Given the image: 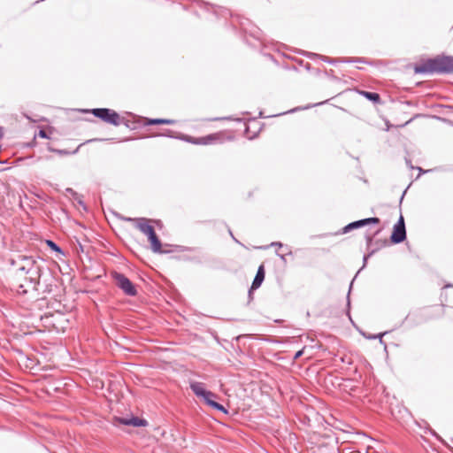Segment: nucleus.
Segmentation results:
<instances>
[{
    "instance_id": "24",
    "label": "nucleus",
    "mask_w": 453,
    "mask_h": 453,
    "mask_svg": "<svg viewBox=\"0 0 453 453\" xmlns=\"http://www.w3.org/2000/svg\"><path fill=\"white\" fill-rule=\"evenodd\" d=\"M210 121H220V120H234L237 122H242V119L241 118H234L232 116H226V117H216L209 119Z\"/></svg>"
},
{
    "instance_id": "28",
    "label": "nucleus",
    "mask_w": 453,
    "mask_h": 453,
    "mask_svg": "<svg viewBox=\"0 0 453 453\" xmlns=\"http://www.w3.org/2000/svg\"><path fill=\"white\" fill-rule=\"evenodd\" d=\"M253 292H254V290H251V287H250L249 291H248V303H250L253 300V298H254Z\"/></svg>"
},
{
    "instance_id": "3",
    "label": "nucleus",
    "mask_w": 453,
    "mask_h": 453,
    "mask_svg": "<svg viewBox=\"0 0 453 453\" xmlns=\"http://www.w3.org/2000/svg\"><path fill=\"white\" fill-rule=\"evenodd\" d=\"M126 220L136 222V227L142 234L147 235L148 241L150 243V249L154 253L166 254L169 252V250H162V242H161L160 239L158 238L153 226H151L150 224V219H148L146 218H136V219L127 218V219H126Z\"/></svg>"
},
{
    "instance_id": "9",
    "label": "nucleus",
    "mask_w": 453,
    "mask_h": 453,
    "mask_svg": "<svg viewBox=\"0 0 453 453\" xmlns=\"http://www.w3.org/2000/svg\"><path fill=\"white\" fill-rule=\"evenodd\" d=\"M334 97V96H331L327 99H325V100H322V101H319V102H317V103H313V104H309L304 105V106H297V107H295V108H293L291 110H288V111H287L285 112H281V113H278V114H273V115H272V117H277V116H281V115H284V114L294 113V112H297V111H300L309 110V109L316 107V106L323 105V104L328 103V101L330 99H333Z\"/></svg>"
},
{
    "instance_id": "48",
    "label": "nucleus",
    "mask_w": 453,
    "mask_h": 453,
    "mask_svg": "<svg viewBox=\"0 0 453 453\" xmlns=\"http://www.w3.org/2000/svg\"><path fill=\"white\" fill-rule=\"evenodd\" d=\"M415 85H417V86L422 85V82L421 81H418V82H416Z\"/></svg>"
},
{
    "instance_id": "41",
    "label": "nucleus",
    "mask_w": 453,
    "mask_h": 453,
    "mask_svg": "<svg viewBox=\"0 0 453 453\" xmlns=\"http://www.w3.org/2000/svg\"><path fill=\"white\" fill-rule=\"evenodd\" d=\"M409 319H410V316H409V315H407V316L404 318V319H403V321L402 322V324H401V325H403L405 321H408Z\"/></svg>"
},
{
    "instance_id": "25",
    "label": "nucleus",
    "mask_w": 453,
    "mask_h": 453,
    "mask_svg": "<svg viewBox=\"0 0 453 453\" xmlns=\"http://www.w3.org/2000/svg\"><path fill=\"white\" fill-rule=\"evenodd\" d=\"M380 230H377V231L374 233V234H373V235H371V234H365L366 246H367V248H368V249H370V248H371V246L374 243V242H373V237H374L375 235H377V234L380 233Z\"/></svg>"
},
{
    "instance_id": "33",
    "label": "nucleus",
    "mask_w": 453,
    "mask_h": 453,
    "mask_svg": "<svg viewBox=\"0 0 453 453\" xmlns=\"http://www.w3.org/2000/svg\"><path fill=\"white\" fill-rule=\"evenodd\" d=\"M428 431H429V433H430L433 436H434V437H436L437 439H440V440H441L440 436L436 434V432H435V431H434V430H433V429H431V428H429V429H428Z\"/></svg>"
},
{
    "instance_id": "27",
    "label": "nucleus",
    "mask_w": 453,
    "mask_h": 453,
    "mask_svg": "<svg viewBox=\"0 0 453 453\" xmlns=\"http://www.w3.org/2000/svg\"><path fill=\"white\" fill-rule=\"evenodd\" d=\"M38 135L43 139H50V135L48 134L47 131L43 129H40Z\"/></svg>"
},
{
    "instance_id": "19",
    "label": "nucleus",
    "mask_w": 453,
    "mask_h": 453,
    "mask_svg": "<svg viewBox=\"0 0 453 453\" xmlns=\"http://www.w3.org/2000/svg\"><path fill=\"white\" fill-rule=\"evenodd\" d=\"M154 136H165V137L180 140V133H176L171 129H165L163 133L155 134Z\"/></svg>"
},
{
    "instance_id": "39",
    "label": "nucleus",
    "mask_w": 453,
    "mask_h": 453,
    "mask_svg": "<svg viewBox=\"0 0 453 453\" xmlns=\"http://www.w3.org/2000/svg\"><path fill=\"white\" fill-rule=\"evenodd\" d=\"M406 191H407V189H405V190L403 192V194H402V196H401V197H400V203L403 202V197H404V195H405Z\"/></svg>"
},
{
    "instance_id": "36",
    "label": "nucleus",
    "mask_w": 453,
    "mask_h": 453,
    "mask_svg": "<svg viewBox=\"0 0 453 453\" xmlns=\"http://www.w3.org/2000/svg\"><path fill=\"white\" fill-rule=\"evenodd\" d=\"M416 169H418V170L419 171V174H421V173H426V172H427V171L423 170V169H422L421 167H419V166L416 167Z\"/></svg>"
},
{
    "instance_id": "34",
    "label": "nucleus",
    "mask_w": 453,
    "mask_h": 453,
    "mask_svg": "<svg viewBox=\"0 0 453 453\" xmlns=\"http://www.w3.org/2000/svg\"><path fill=\"white\" fill-rule=\"evenodd\" d=\"M228 232H229L230 236L233 238V240H234L235 242H237V243H239V244H240V242H239V241H238V240L234 236V234H233L232 231L229 229V230H228Z\"/></svg>"
},
{
    "instance_id": "42",
    "label": "nucleus",
    "mask_w": 453,
    "mask_h": 453,
    "mask_svg": "<svg viewBox=\"0 0 453 453\" xmlns=\"http://www.w3.org/2000/svg\"><path fill=\"white\" fill-rule=\"evenodd\" d=\"M131 140H133V138H131V137H127V138H124V139L122 140V142H127V141H131Z\"/></svg>"
},
{
    "instance_id": "51",
    "label": "nucleus",
    "mask_w": 453,
    "mask_h": 453,
    "mask_svg": "<svg viewBox=\"0 0 453 453\" xmlns=\"http://www.w3.org/2000/svg\"><path fill=\"white\" fill-rule=\"evenodd\" d=\"M189 248H184L182 250H189Z\"/></svg>"
},
{
    "instance_id": "6",
    "label": "nucleus",
    "mask_w": 453,
    "mask_h": 453,
    "mask_svg": "<svg viewBox=\"0 0 453 453\" xmlns=\"http://www.w3.org/2000/svg\"><path fill=\"white\" fill-rule=\"evenodd\" d=\"M380 222V219L377 217L365 218L362 219H358L356 221H352L343 226L336 234H345L355 229H358L364 227L368 225H377Z\"/></svg>"
},
{
    "instance_id": "2",
    "label": "nucleus",
    "mask_w": 453,
    "mask_h": 453,
    "mask_svg": "<svg viewBox=\"0 0 453 453\" xmlns=\"http://www.w3.org/2000/svg\"><path fill=\"white\" fill-rule=\"evenodd\" d=\"M414 72L423 74L453 73V56L438 55L433 58L421 60L415 65Z\"/></svg>"
},
{
    "instance_id": "8",
    "label": "nucleus",
    "mask_w": 453,
    "mask_h": 453,
    "mask_svg": "<svg viewBox=\"0 0 453 453\" xmlns=\"http://www.w3.org/2000/svg\"><path fill=\"white\" fill-rule=\"evenodd\" d=\"M112 423L115 426H130L134 427H144L148 426V421L145 418L135 416H132L131 418L115 416Z\"/></svg>"
},
{
    "instance_id": "16",
    "label": "nucleus",
    "mask_w": 453,
    "mask_h": 453,
    "mask_svg": "<svg viewBox=\"0 0 453 453\" xmlns=\"http://www.w3.org/2000/svg\"><path fill=\"white\" fill-rule=\"evenodd\" d=\"M359 95L365 96L369 101L372 102L373 104H379L380 103V96L376 92H369L365 90H356Z\"/></svg>"
},
{
    "instance_id": "13",
    "label": "nucleus",
    "mask_w": 453,
    "mask_h": 453,
    "mask_svg": "<svg viewBox=\"0 0 453 453\" xmlns=\"http://www.w3.org/2000/svg\"><path fill=\"white\" fill-rule=\"evenodd\" d=\"M190 388L197 397L202 399L207 395H211V391L204 388L203 383L201 382H192L190 384Z\"/></svg>"
},
{
    "instance_id": "5",
    "label": "nucleus",
    "mask_w": 453,
    "mask_h": 453,
    "mask_svg": "<svg viewBox=\"0 0 453 453\" xmlns=\"http://www.w3.org/2000/svg\"><path fill=\"white\" fill-rule=\"evenodd\" d=\"M112 278L115 280V284L120 288L127 296H135L137 295V289L134 284L123 273L114 272Z\"/></svg>"
},
{
    "instance_id": "37",
    "label": "nucleus",
    "mask_w": 453,
    "mask_h": 453,
    "mask_svg": "<svg viewBox=\"0 0 453 453\" xmlns=\"http://www.w3.org/2000/svg\"><path fill=\"white\" fill-rule=\"evenodd\" d=\"M439 119H441V120H443L444 122H447V123L452 124V126H453V122H452V121H450V120H449V119H443V118H439Z\"/></svg>"
},
{
    "instance_id": "21",
    "label": "nucleus",
    "mask_w": 453,
    "mask_h": 453,
    "mask_svg": "<svg viewBox=\"0 0 453 453\" xmlns=\"http://www.w3.org/2000/svg\"><path fill=\"white\" fill-rule=\"evenodd\" d=\"M357 275L354 277V279L352 280V281L350 282V285H349V292H348V295H347V311H346V314L347 316L349 317V320L351 321V323L353 324V320L351 319V316H350V298H349V295H350V291H351V288H352V285H353V281L354 280L356 279Z\"/></svg>"
},
{
    "instance_id": "18",
    "label": "nucleus",
    "mask_w": 453,
    "mask_h": 453,
    "mask_svg": "<svg viewBox=\"0 0 453 453\" xmlns=\"http://www.w3.org/2000/svg\"><path fill=\"white\" fill-rule=\"evenodd\" d=\"M180 140L192 144L200 145L201 137H194L188 134H180Z\"/></svg>"
},
{
    "instance_id": "30",
    "label": "nucleus",
    "mask_w": 453,
    "mask_h": 453,
    "mask_svg": "<svg viewBox=\"0 0 453 453\" xmlns=\"http://www.w3.org/2000/svg\"><path fill=\"white\" fill-rule=\"evenodd\" d=\"M76 201L81 206L83 207L84 210H87V207L85 205L84 201L81 199V196H80Z\"/></svg>"
},
{
    "instance_id": "31",
    "label": "nucleus",
    "mask_w": 453,
    "mask_h": 453,
    "mask_svg": "<svg viewBox=\"0 0 453 453\" xmlns=\"http://www.w3.org/2000/svg\"><path fill=\"white\" fill-rule=\"evenodd\" d=\"M270 246H272V247H280V248H281V247L283 246V244H282L281 242H272V243L270 244Z\"/></svg>"
},
{
    "instance_id": "7",
    "label": "nucleus",
    "mask_w": 453,
    "mask_h": 453,
    "mask_svg": "<svg viewBox=\"0 0 453 453\" xmlns=\"http://www.w3.org/2000/svg\"><path fill=\"white\" fill-rule=\"evenodd\" d=\"M406 239V227L403 215H400L397 222L394 225L390 242L393 244H399Z\"/></svg>"
},
{
    "instance_id": "17",
    "label": "nucleus",
    "mask_w": 453,
    "mask_h": 453,
    "mask_svg": "<svg viewBox=\"0 0 453 453\" xmlns=\"http://www.w3.org/2000/svg\"><path fill=\"white\" fill-rule=\"evenodd\" d=\"M48 150L50 152H54L59 156H69L76 154L79 150L80 146H78L74 150H60V149H55L51 145H48Z\"/></svg>"
},
{
    "instance_id": "15",
    "label": "nucleus",
    "mask_w": 453,
    "mask_h": 453,
    "mask_svg": "<svg viewBox=\"0 0 453 453\" xmlns=\"http://www.w3.org/2000/svg\"><path fill=\"white\" fill-rule=\"evenodd\" d=\"M129 114L134 119V120L130 121L129 119H127L126 118L121 117L120 125H124L127 128L134 130L137 127V126L141 123V121H142V119H139L140 118L139 116L134 115L132 113H129Z\"/></svg>"
},
{
    "instance_id": "46",
    "label": "nucleus",
    "mask_w": 453,
    "mask_h": 453,
    "mask_svg": "<svg viewBox=\"0 0 453 453\" xmlns=\"http://www.w3.org/2000/svg\"><path fill=\"white\" fill-rule=\"evenodd\" d=\"M323 58V60L327 62V63H332V61L328 60L326 57H322Z\"/></svg>"
},
{
    "instance_id": "10",
    "label": "nucleus",
    "mask_w": 453,
    "mask_h": 453,
    "mask_svg": "<svg viewBox=\"0 0 453 453\" xmlns=\"http://www.w3.org/2000/svg\"><path fill=\"white\" fill-rule=\"evenodd\" d=\"M217 395L211 391V395L205 396L203 400L204 403L211 407L214 410H217L219 411H221L223 413H227V410L219 403H218L216 399Z\"/></svg>"
},
{
    "instance_id": "43",
    "label": "nucleus",
    "mask_w": 453,
    "mask_h": 453,
    "mask_svg": "<svg viewBox=\"0 0 453 453\" xmlns=\"http://www.w3.org/2000/svg\"><path fill=\"white\" fill-rule=\"evenodd\" d=\"M79 250H81V252L84 251L83 246L81 243H79Z\"/></svg>"
},
{
    "instance_id": "52",
    "label": "nucleus",
    "mask_w": 453,
    "mask_h": 453,
    "mask_svg": "<svg viewBox=\"0 0 453 453\" xmlns=\"http://www.w3.org/2000/svg\"><path fill=\"white\" fill-rule=\"evenodd\" d=\"M248 131H249V127H246V128H245V132H248Z\"/></svg>"
},
{
    "instance_id": "35",
    "label": "nucleus",
    "mask_w": 453,
    "mask_h": 453,
    "mask_svg": "<svg viewBox=\"0 0 453 453\" xmlns=\"http://www.w3.org/2000/svg\"><path fill=\"white\" fill-rule=\"evenodd\" d=\"M276 254H277V256H279V257H280V259H281L284 263H286V262H287L286 257H285V255L280 254V253H278V252H277Z\"/></svg>"
},
{
    "instance_id": "32",
    "label": "nucleus",
    "mask_w": 453,
    "mask_h": 453,
    "mask_svg": "<svg viewBox=\"0 0 453 453\" xmlns=\"http://www.w3.org/2000/svg\"><path fill=\"white\" fill-rule=\"evenodd\" d=\"M65 193L70 194V195H76V191L73 190L72 188H65Z\"/></svg>"
},
{
    "instance_id": "49",
    "label": "nucleus",
    "mask_w": 453,
    "mask_h": 453,
    "mask_svg": "<svg viewBox=\"0 0 453 453\" xmlns=\"http://www.w3.org/2000/svg\"><path fill=\"white\" fill-rule=\"evenodd\" d=\"M109 139H100L99 141L101 142H104V141H108Z\"/></svg>"
},
{
    "instance_id": "44",
    "label": "nucleus",
    "mask_w": 453,
    "mask_h": 453,
    "mask_svg": "<svg viewBox=\"0 0 453 453\" xmlns=\"http://www.w3.org/2000/svg\"><path fill=\"white\" fill-rule=\"evenodd\" d=\"M15 264H16V262H15V260H14V259H11V260H10V265H15Z\"/></svg>"
},
{
    "instance_id": "14",
    "label": "nucleus",
    "mask_w": 453,
    "mask_h": 453,
    "mask_svg": "<svg viewBox=\"0 0 453 453\" xmlns=\"http://www.w3.org/2000/svg\"><path fill=\"white\" fill-rule=\"evenodd\" d=\"M223 133H214L201 137L200 145H208L216 142H222Z\"/></svg>"
},
{
    "instance_id": "38",
    "label": "nucleus",
    "mask_w": 453,
    "mask_h": 453,
    "mask_svg": "<svg viewBox=\"0 0 453 453\" xmlns=\"http://www.w3.org/2000/svg\"><path fill=\"white\" fill-rule=\"evenodd\" d=\"M73 198L76 201L81 196L76 192V195H71Z\"/></svg>"
},
{
    "instance_id": "23",
    "label": "nucleus",
    "mask_w": 453,
    "mask_h": 453,
    "mask_svg": "<svg viewBox=\"0 0 453 453\" xmlns=\"http://www.w3.org/2000/svg\"><path fill=\"white\" fill-rule=\"evenodd\" d=\"M361 334L365 339H369V340L379 339L380 343H384V342L382 340V336L385 335L386 334H388V332L380 333L378 334H365L363 332Z\"/></svg>"
},
{
    "instance_id": "12",
    "label": "nucleus",
    "mask_w": 453,
    "mask_h": 453,
    "mask_svg": "<svg viewBox=\"0 0 453 453\" xmlns=\"http://www.w3.org/2000/svg\"><path fill=\"white\" fill-rule=\"evenodd\" d=\"M141 119H142L143 127L152 125H173L175 123V120L171 119H150L147 117Z\"/></svg>"
},
{
    "instance_id": "1",
    "label": "nucleus",
    "mask_w": 453,
    "mask_h": 453,
    "mask_svg": "<svg viewBox=\"0 0 453 453\" xmlns=\"http://www.w3.org/2000/svg\"><path fill=\"white\" fill-rule=\"evenodd\" d=\"M19 259L22 262L27 263L28 266H21L19 270L26 274H30V277L27 278V280L32 285V288L38 290V287L41 284H43L45 287L43 291L50 292V287L54 281L50 269L48 266L38 263L33 257L19 256Z\"/></svg>"
},
{
    "instance_id": "20",
    "label": "nucleus",
    "mask_w": 453,
    "mask_h": 453,
    "mask_svg": "<svg viewBox=\"0 0 453 453\" xmlns=\"http://www.w3.org/2000/svg\"><path fill=\"white\" fill-rule=\"evenodd\" d=\"M47 246L52 250L61 255H65L63 250L52 240H46Z\"/></svg>"
},
{
    "instance_id": "4",
    "label": "nucleus",
    "mask_w": 453,
    "mask_h": 453,
    "mask_svg": "<svg viewBox=\"0 0 453 453\" xmlns=\"http://www.w3.org/2000/svg\"><path fill=\"white\" fill-rule=\"evenodd\" d=\"M84 112L91 113L94 117L99 119L106 124L119 127L121 121V116L114 110L110 108H93L85 110Z\"/></svg>"
},
{
    "instance_id": "47",
    "label": "nucleus",
    "mask_w": 453,
    "mask_h": 453,
    "mask_svg": "<svg viewBox=\"0 0 453 453\" xmlns=\"http://www.w3.org/2000/svg\"><path fill=\"white\" fill-rule=\"evenodd\" d=\"M406 163L407 165L411 167V168H414L411 165V161L410 160H406Z\"/></svg>"
},
{
    "instance_id": "50",
    "label": "nucleus",
    "mask_w": 453,
    "mask_h": 453,
    "mask_svg": "<svg viewBox=\"0 0 453 453\" xmlns=\"http://www.w3.org/2000/svg\"><path fill=\"white\" fill-rule=\"evenodd\" d=\"M22 266H28L27 262H24V265Z\"/></svg>"
},
{
    "instance_id": "40",
    "label": "nucleus",
    "mask_w": 453,
    "mask_h": 453,
    "mask_svg": "<svg viewBox=\"0 0 453 453\" xmlns=\"http://www.w3.org/2000/svg\"><path fill=\"white\" fill-rule=\"evenodd\" d=\"M258 118H265V117L264 116V112H263L262 111H259V113H258Z\"/></svg>"
},
{
    "instance_id": "29",
    "label": "nucleus",
    "mask_w": 453,
    "mask_h": 453,
    "mask_svg": "<svg viewBox=\"0 0 453 453\" xmlns=\"http://www.w3.org/2000/svg\"><path fill=\"white\" fill-rule=\"evenodd\" d=\"M303 354V349L296 351L293 357V359L297 360L298 358H300L302 357Z\"/></svg>"
},
{
    "instance_id": "22",
    "label": "nucleus",
    "mask_w": 453,
    "mask_h": 453,
    "mask_svg": "<svg viewBox=\"0 0 453 453\" xmlns=\"http://www.w3.org/2000/svg\"><path fill=\"white\" fill-rule=\"evenodd\" d=\"M379 250H380V247L372 249L367 254L364 255V257H363V265H362L361 269L357 272V273L362 269H364L366 266V264H367V261H368L369 257H371L373 254H375Z\"/></svg>"
},
{
    "instance_id": "26",
    "label": "nucleus",
    "mask_w": 453,
    "mask_h": 453,
    "mask_svg": "<svg viewBox=\"0 0 453 453\" xmlns=\"http://www.w3.org/2000/svg\"><path fill=\"white\" fill-rule=\"evenodd\" d=\"M374 244L376 245L375 248L380 247V248L388 245V241L386 239L385 240H377L374 242Z\"/></svg>"
},
{
    "instance_id": "11",
    "label": "nucleus",
    "mask_w": 453,
    "mask_h": 453,
    "mask_svg": "<svg viewBox=\"0 0 453 453\" xmlns=\"http://www.w3.org/2000/svg\"><path fill=\"white\" fill-rule=\"evenodd\" d=\"M265 272L264 265H260L257 268L255 278L251 283V290H256L258 288H260L263 281L265 280Z\"/></svg>"
},
{
    "instance_id": "45",
    "label": "nucleus",
    "mask_w": 453,
    "mask_h": 453,
    "mask_svg": "<svg viewBox=\"0 0 453 453\" xmlns=\"http://www.w3.org/2000/svg\"><path fill=\"white\" fill-rule=\"evenodd\" d=\"M308 55H309L311 58H313V57H317V56H318L316 53H308Z\"/></svg>"
}]
</instances>
